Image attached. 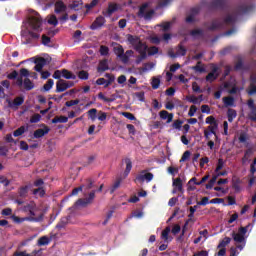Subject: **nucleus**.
<instances>
[{"mask_svg":"<svg viewBox=\"0 0 256 256\" xmlns=\"http://www.w3.org/2000/svg\"><path fill=\"white\" fill-rule=\"evenodd\" d=\"M169 233H171V228L166 227L161 234V239L164 241V243H171L173 241V237L169 236Z\"/></svg>","mask_w":256,"mask_h":256,"instance_id":"6ab92c4d","label":"nucleus"},{"mask_svg":"<svg viewBox=\"0 0 256 256\" xmlns=\"http://www.w3.org/2000/svg\"><path fill=\"white\" fill-rule=\"evenodd\" d=\"M54 13H56V15L67 13V5L61 0L56 1L54 4Z\"/></svg>","mask_w":256,"mask_h":256,"instance_id":"9d476101","label":"nucleus"},{"mask_svg":"<svg viewBox=\"0 0 256 256\" xmlns=\"http://www.w3.org/2000/svg\"><path fill=\"white\" fill-rule=\"evenodd\" d=\"M148 39L150 40V43H153L154 45H159L162 41V38L157 36V34L150 35Z\"/></svg>","mask_w":256,"mask_h":256,"instance_id":"f704fd0d","label":"nucleus"},{"mask_svg":"<svg viewBox=\"0 0 256 256\" xmlns=\"http://www.w3.org/2000/svg\"><path fill=\"white\" fill-rule=\"evenodd\" d=\"M185 53H187V50H185V48H183V46H179L176 54L171 53V51H169L168 54L170 57H179V56L185 55Z\"/></svg>","mask_w":256,"mask_h":256,"instance_id":"7c9ffc66","label":"nucleus"},{"mask_svg":"<svg viewBox=\"0 0 256 256\" xmlns=\"http://www.w3.org/2000/svg\"><path fill=\"white\" fill-rule=\"evenodd\" d=\"M88 116H89V119H91V121H96L97 120V109L95 108H92L88 111Z\"/></svg>","mask_w":256,"mask_h":256,"instance_id":"79ce46f5","label":"nucleus"},{"mask_svg":"<svg viewBox=\"0 0 256 256\" xmlns=\"http://www.w3.org/2000/svg\"><path fill=\"white\" fill-rule=\"evenodd\" d=\"M248 94L249 95H255L256 94V83L251 82L250 90H249Z\"/></svg>","mask_w":256,"mask_h":256,"instance_id":"e2e57ef3","label":"nucleus"},{"mask_svg":"<svg viewBox=\"0 0 256 256\" xmlns=\"http://www.w3.org/2000/svg\"><path fill=\"white\" fill-rule=\"evenodd\" d=\"M193 256H209V251L207 250L198 251V252H195Z\"/></svg>","mask_w":256,"mask_h":256,"instance_id":"69168bd1","label":"nucleus"},{"mask_svg":"<svg viewBox=\"0 0 256 256\" xmlns=\"http://www.w3.org/2000/svg\"><path fill=\"white\" fill-rule=\"evenodd\" d=\"M124 163L126 165V169L124 171V177H127L129 173H131V169H133V163L131 162V159L126 158L124 160Z\"/></svg>","mask_w":256,"mask_h":256,"instance_id":"b1692460","label":"nucleus"},{"mask_svg":"<svg viewBox=\"0 0 256 256\" xmlns=\"http://www.w3.org/2000/svg\"><path fill=\"white\" fill-rule=\"evenodd\" d=\"M69 117L66 116H56L52 119V123H67Z\"/></svg>","mask_w":256,"mask_h":256,"instance_id":"4c0bfd02","label":"nucleus"},{"mask_svg":"<svg viewBox=\"0 0 256 256\" xmlns=\"http://www.w3.org/2000/svg\"><path fill=\"white\" fill-rule=\"evenodd\" d=\"M173 193H177L183 189V184L181 183V178H176L173 180Z\"/></svg>","mask_w":256,"mask_h":256,"instance_id":"5701e85b","label":"nucleus"},{"mask_svg":"<svg viewBox=\"0 0 256 256\" xmlns=\"http://www.w3.org/2000/svg\"><path fill=\"white\" fill-rule=\"evenodd\" d=\"M157 53H159V48H157L156 46H152L150 48L146 46V56L157 55Z\"/></svg>","mask_w":256,"mask_h":256,"instance_id":"ea45409f","label":"nucleus"},{"mask_svg":"<svg viewBox=\"0 0 256 256\" xmlns=\"http://www.w3.org/2000/svg\"><path fill=\"white\" fill-rule=\"evenodd\" d=\"M47 61L44 58H38L35 61V71H37L38 73H41L43 71V68L45 67Z\"/></svg>","mask_w":256,"mask_h":256,"instance_id":"aec40b11","label":"nucleus"},{"mask_svg":"<svg viewBox=\"0 0 256 256\" xmlns=\"http://www.w3.org/2000/svg\"><path fill=\"white\" fill-rule=\"evenodd\" d=\"M250 227L251 224H248L245 227H240L238 229V232L232 231L230 234L233 241L236 243L237 249H239V251H243V249H245V245L247 243L245 235H247V231H249Z\"/></svg>","mask_w":256,"mask_h":256,"instance_id":"39448f33","label":"nucleus"},{"mask_svg":"<svg viewBox=\"0 0 256 256\" xmlns=\"http://www.w3.org/2000/svg\"><path fill=\"white\" fill-rule=\"evenodd\" d=\"M104 25H105V17L99 16L92 23V25L90 26V29H92V31H95V29H99V28L103 27Z\"/></svg>","mask_w":256,"mask_h":256,"instance_id":"4468645a","label":"nucleus"},{"mask_svg":"<svg viewBox=\"0 0 256 256\" xmlns=\"http://www.w3.org/2000/svg\"><path fill=\"white\" fill-rule=\"evenodd\" d=\"M107 69H109V63L107 60L100 61L98 71H107Z\"/></svg>","mask_w":256,"mask_h":256,"instance_id":"a19ab883","label":"nucleus"},{"mask_svg":"<svg viewBox=\"0 0 256 256\" xmlns=\"http://www.w3.org/2000/svg\"><path fill=\"white\" fill-rule=\"evenodd\" d=\"M126 39L129 45H132L135 51L139 53L140 59L137 60V63H141V61L147 57V45L141 42V38H139V36L128 34Z\"/></svg>","mask_w":256,"mask_h":256,"instance_id":"7ed1b4c3","label":"nucleus"},{"mask_svg":"<svg viewBox=\"0 0 256 256\" xmlns=\"http://www.w3.org/2000/svg\"><path fill=\"white\" fill-rule=\"evenodd\" d=\"M38 245L43 246V245H49V238L46 236L41 237L38 240Z\"/></svg>","mask_w":256,"mask_h":256,"instance_id":"6e6d98bb","label":"nucleus"},{"mask_svg":"<svg viewBox=\"0 0 256 256\" xmlns=\"http://www.w3.org/2000/svg\"><path fill=\"white\" fill-rule=\"evenodd\" d=\"M27 129H29V127L27 126H21L20 128L16 129L13 132L14 137H21V135H23V133H25Z\"/></svg>","mask_w":256,"mask_h":256,"instance_id":"72a5a7b5","label":"nucleus"},{"mask_svg":"<svg viewBox=\"0 0 256 256\" xmlns=\"http://www.w3.org/2000/svg\"><path fill=\"white\" fill-rule=\"evenodd\" d=\"M47 23L49 25H53L54 27H57V25L59 24V20H57V16L50 15L47 17Z\"/></svg>","mask_w":256,"mask_h":256,"instance_id":"c9c22d12","label":"nucleus"},{"mask_svg":"<svg viewBox=\"0 0 256 256\" xmlns=\"http://www.w3.org/2000/svg\"><path fill=\"white\" fill-rule=\"evenodd\" d=\"M93 199H95V192H90L88 199H79L76 202V205L79 207H85V205H89V203H91V201H93Z\"/></svg>","mask_w":256,"mask_h":256,"instance_id":"2eb2a0df","label":"nucleus"},{"mask_svg":"<svg viewBox=\"0 0 256 256\" xmlns=\"http://www.w3.org/2000/svg\"><path fill=\"white\" fill-rule=\"evenodd\" d=\"M47 133H49L48 127L40 128L34 132V137L35 139H40V137H45Z\"/></svg>","mask_w":256,"mask_h":256,"instance_id":"4be33fe9","label":"nucleus"},{"mask_svg":"<svg viewBox=\"0 0 256 256\" xmlns=\"http://www.w3.org/2000/svg\"><path fill=\"white\" fill-rule=\"evenodd\" d=\"M121 181H122V179L119 178V179L113 184V186H112V188H111V190H110L111 193H115V191H116L117 189H119V187L121 186Z\"/></svg>","mask_w":256,"mask_h":256,"instance_id":"864d4df0","label":"nucleus"},{"mask_svg":"<svg viewBox=\"0 0 256 256\" xmlns=\"http://www.w3.org/2000/svg\"><path fill=\"white\" fill-rule=\"evenodd\" d=\"M134 53L135 52L133 50H127L126 52H124L120 61H122V63H129V58L133 57Z\"/></svg>","mask_w":256,"mask_h":256,"instance_id":"a878e982","label":"nucleus"},{"mask_svg":"<svg viewBox=\"0 0 256 256\" xmlns=\"http://www.w3.org/2000/svg\"><path fill=\"white\" fill-rule=\"evenodd\" d=\"M79 79L87 80L89 79V73H87L85 70H82L78 73Z\"/></svg>","mask_w":256,"mask_h":256,"instance_id":"13d9d810","label":"nucleus"},{"mask_svg":"<svg viewBox=\"0 0 256 256\" xmlns=\"http://www.w3.org/2000/svg\"><path fill=\"white\" fill-rule=\"evenodd\" d=\"M189 159H191V152L185 151L180 159V163H185V162L189 161Z\"/></svg>","mask_w":256,"mask_h":256,"instance_id":"de8ad7c7","label":"nucleus"},{"mask_svg":"<svg viewBox=\"0 0 256 256\" xmlns=\"http://www.w3.org/2000/svg\"><path fill=\"white\" fill-rule=\"evenodd\" d=\"M113 51L115 55H117L118 59H122L123 54L125 53V49H123V46L121 44L112 43Z\"/></svg>","mask_w":256,"mask_h":256,"instance_id":"dca6fc26","label":"nucleus"},{"mask_svg":"<svg viewBox=\"0 0 256 256\" xmlns=\"http://www.w3.org/2000/svg\"><path fill=\"white\" fill-rule=\"evenodd\" d=\"M75 85V81H67L60 79L56 83V91L58 93H63V91H67V89H70V87H73Z\"/></svg>","mask_w":256,"mask_h":256,"instance_id":"0eeeda50","label":"nucleus"},{"mask_svg":"<svg viewBox=\"0 0 256 256\" xmlns=\"http://www.w3.org/2000/svg\"><path fill=\"white\" fill-rule=\"evenodd\" d=\"M254 8L255 6L253 5H240L235 12L231 13H229V9H226L225 18H215L210 24L205 23V27H207L208 31H221V29H225V27H229V25H235V23H237V14L250 13Z\"/></svg>","mask_w":256,"mask_h":256,"instance_id":"f257e3e1","label":"nucleus"},{"mask_svg":"<svg viewBox=\"0 0 256 256\" xmlns=\"http://www.w3.org/2000/svg\"><path fill=\"white\" fill-rule=\"evenodd\" d=\"M159 117L162 119V121H166V123H171V121H173V114L167 112V110L160 111Z\"/></svg>","mask_w":256,"mask_h":256,"instance_id":"f3484780","label":"nucleus"},{"mask_svg":"<svg viewBox=\"0 0 256 256\" xmlns=\"http://www.w3.org/2000/svg\"><path fill=\"white\" fill-rule=\"evenodd\" d=\"M0 183H2V185H4L5 187H9V179H7V177L5 176H0Z\"/></svg>","mask_w":256,"mask_h":256,"instance_id":"0e129e2a","label":"nucleus"},{"mask_svg":"<svg viewBox=\"0 0 256 256\" xmlns=\"http://www.w3.org/2000/svg\"><path fill=\"white\" fill-rule=\"evenodd\" d=\"M238 141L239 143H247L249 141V134L247 132H241Z\"/></svg>","mask_w":256,"mask_h":256,"instance_id":"58836bf2","label":"nucleus"},{"mask_svg":"<svg viewBox=\"0 0 256 256\" xmlns=\"http://www.w3.org/2000/svg\"><path fill=\"white\" fill-rule=\"evenodd\" d=\"M173 23H175V21H169V22H162L161 24H158L156 26L157 27H160L162 29V31H169V29H171V27H173Z\"/></svg>","mask_w":256,"mask_h":256,"instance_id":"393cba45","label":"nucleus"},{"mask_svg":"<svg viewBox=\"0 0 256 256\" xmlns=\"http://www.w3.org/2000/svg\"><path fill=\"white\" fill-rule=\"evenodd\" d=\"M53 85H55V81H53V79H49L44 85V91H51V89H53Z\"/></svg>","mask_w":256,"mask_h":256,"instance_id":"a18cd8bd","label":"nucleus"},{"mask_svg":"<svg viewBox=\"0 0 256 256\" xmlns=\"http://www.w3.org/2000/svg\"><path fill=\"white\" fill-rule=\"evenodd\" d=\"M227 117H228L229 123H233V119H235L237 117V111H235V109H231V108L228 109Z\"/></svg>","mask_w":256,"mask_h":256,"instance_id":"473e14b6","label":"nucleus"},{"mask_svg":"<svg viewBox=\"0 0 256 256\" xmlns=\"http://www.w3.org/2000/svg\"><path fill=\"white\" fill-rule=\"evenodd\" d=\"M34 195H36V197H43V195H45V189H43V187H39L33 190Z\"/></svg>","mask_w":256,"mask_h":256,"instance_id":"09e8293b","label":"nucleus"},{"mask_svg":"<svg viewBox=\"0 0 256 256\" xmlns=\"http://www.w3.org/2000/svg\"><path fill=\"white\" fill-rule=\"evenodd\" d=\"M136 181H139V183H151L153 181V173H149L146 171H142L137 177Z\"/></svg>","mask_w":256,"mask_h":256,"instance_id":"1a4fd4ad","label":"nucleus"},{"mask_svg":"<svg viewBox=\"0 0 256 256\" xmlns=\"http://www.w3.org/2000/svg\"><path fill=\"white\" fill-rule=\"evenodd\" d=\"M206 123H207V125H214L219 122H217V119H215L213 116H208L206 118Z\"/></svg>","mask_w":256,"mask_h":256,"instance_id":"bf43d9fd","label":"nucleus"},{"mask_svg":"<svg viewBox=\"0 0 256 256\" xmlns=\"http://www.w3.org/2000/svg\"><path fill=\"white\" fill-rule=\"evenodd\" d=\"M231 237H224V239H222L219 244L217 245V248H223L226 249L227 245H229V243H231Z\"/></svg>","mask_w":256,"mask_h":256,"instance_id":"c756f323","label":"nucleus"},{"mask_svg":"<svg viewBox=\"0 0 256 256\" xmlns=\"http://www.w3.org/2000/svg\"><path fill=\"white\" fill-rule=\"evenodd\" d=\"M24 211L26 213H29L30 217H23V218H19V216L16 215H12L10 217V219H12V221L14 223H24V221H41V217L39 218H35L37 217V215H39V210H37V206H35L34 203H30L28 205H26L24 207Z\"/></svg>","mask_w":256,"mask_h":256,"instance_id":"20e7f679","label":"nucleus"},{"mask_svg":"<svg viewBox=\"0 0 256 256\" xmlns=\"http://www.w3.org/2000/svg\"><path fill=\"white\" fill-rule=\"evenodd\" d=\"M25 99L23 97H16L13 101L7 100L8 107L10 109H18L20 105H23Z\"/></svg>","mask_w":256,"mask_h":256,"instance_id":"f8f14e48","label":"nucleus"},{"mask_svg":"<svg viewBox=\"0 0 256 256\" xmlns=\"http://www.w3.org/2000/svg\"><path fill=\"white\" fill-rule=\"evenodd\" d=\"M217 71H219V68L217 66H214L211 72L208 73V75L206 76V81H208V83H213V81L217 80V78L219 77V73H217Z\"/></svg>","mask_w":256,"mask_h":256,"instance_id":"ddd939ff","label":"nucleus"},{"mask_svg":"<svg viewBox=\"0 0 256 256\" xmlns=\"http://www.w3.org/2000/svg\"><path fill=\"white\" fill-rule=\"evenodd\" d=\"M41 25H43V21L39 13L35 12V10H29L28 19L23 23L21 31V37L24 39V43H27L33 37H39V33L42 31Z\"/></svg>","mask_w":256,"mask_h":256,"instance_id":"f03ea898","label":"nucleus"},{"mask_svg":"<svg viewBox=\"0 0 256 256\" xmlns=\"http://www.w3.org/2000/svg\"><path fill=\"white\" fill-rule=\"evenodd\" d=\"M23 77H29V70L25 68L20 69V76L16 81V85H18V87H23Z\"/></svg>","mask_w":256,"mask_h":256,"instance_id":"a211bd4d","label":"nucleus"},{"mask_svg":"<svg viewBox=\"0 0 256 256\" xmlns=\"http://www.w3.org/2000/svg\"><path fill=\"white\" fill-rule=\"evenodd\" d=\"M223 103L225 107H233L235 105V98L227 96L223 98Z\"/></svg>","mask_w":256,"mask_h":256,"instance_id":"c85d7f7f","label":"nucleus"},{"mask_svg":"<svg viewBox=\"0 0 256 256\" xmlns=\"http://www.w3.org/2000/svg\"><path fill=\"white\" fill-rule=\"evenodd\" d=\"M227 2L228 0H212L210 7L211 9H221L224 11V9H227Z\"/></svg>","mask_w":256,"mask_h":256,"instance_id":"9b49d317","label":"nucleus"},{"mask_svg":"<svg viewBox=\"0 0 256 256\" xmlns=\"http://www.w3.org/2000/svg\"><path fill=\"white\" fill-rule=\"evenodd\" d=\"M98 121H105L107 119V113L103 111L98 112Z\"/></svg>","mask_w":256,"mask_h":256,"instance_id":"680f3d73","label":"nucleus"},{"mask_svg":"<svg viewBox=\"0 0 256 256\" xmlns=\"http://www.w3.org/2000/svg\"><path fill=\"white\" fill-rule=\"evenodd\" d=\"M237 249H239V248H237V246L236 247L232 246L230 248V256H237V255H239V252H237Z\"/></svg>","mask_w":256,"mask_h":256,"instance_id":"774afa93","label":"nucleus"},{"mask_svg":"<svg viewBox=\"0 0 256 256\" xmlns=\"http://www.w3.org/2000/svg\"><path fill=\"white\" fill-rule=\"evenodd\" d=\"M168 173H170V175H177V173H179V168L178 167H175V166H170L168 168Z\"/></svg>","mask_w":256,"mask_h":256,"instance_id":"4d7b16f0","label":"nucleus"},{"mask_svg":"<svg viewBox=\"0 0 256 256\" xmlns=\"http://www.w3.org/2000/svg\"><path fill=\"white\" fill-rule=\"evenodd\" d=\"M151 85L153 89H159V86L161 85V76L153 77Z\"/></svg>","mask_w":256,"mask_h":256,"instance_id":"e433bc0d","label":"nucleus"},{"mask_svg":"<svg viewBox=\"0 0 256 256\" xmlns=\"http://www.w3.org/2000/svg\"><path fill=\"white\" fill-rule=\"evenodd\" d=\"M194 71H196V73H205V65L203 64V62L198 61L197 64L193 67Z\"/></svg>","mask_w":256,"mask_h":256,"instance_id":"2f4dec72","label":"nucleus"},{"mask_svg":"<svg viewBox=\"0 0 256 256\" xmlns=\"http://www.w3.org/2000/svg\"><path fill=\"white\" fill-rule=\"evenodd\" d=\"M22 85L27 91H31V89L35 87V84H33V82L29 80V78H25L24 81L22 80Z\"/></svg>","mask_w":256,"mask_h":256,"instance_id":"cd10ccee","label":"nucleus"},{"mask_svg":"<svg viewBox=\"0 0 256 256\" xmlns=\"http://www.w3.org/2000/svg\"><path fill=\"white\" fill-rule=\"evenodd\" d=\"M220 249L215 255L216 256H225L227 255V248H217Z\"/></svg>","mask_w":256,"mask_h":256,"instance_id":"338daca9","label":"nucleus"},{"mask_svg":"<svg viewBox=\"0 0 256 256\" xmlns=\"http://www.w3.org/2000/svg\"><path fill=\"white\" fill-rule=\"evenodd\" d=\"M99 52L103 57H107V55H109V47L101 45Z\"/></svg>","mask_w":256,"mask_h":256,"instance_id":"8fccbe9b","label":"nucleus"},{"mask_svg":"<svg viewBox=\"0 0 256 256\" xmlns=\"http://www.w3.org/2000/svg\"><path fill=\"white\" fill-rule=\"evenodd\" d=\"M40 121H41V115L39 114H34L30 119L31 123H39Z\"/></svg>","mask_w":256,"mask_h":256,"instance_id":"052dcab7","label":"nucleus"},{"mask_svg":"<svg viewBox=\"0 0 256 256\" xmlns=\"http://www.w3.org/2000/svg\"><path fill=\"white\" fill-rule=\"evenodd\" d=\"M224 165H225V162L223 161V159L219 158L216 169H215V173H219V171H221V169H223Z\"/></svg>","mask_w":256,"mask_h":256,"instance_id":"3c124183","label":"nucleus"},{"mask_svg":"<svg viewBox=\"0 0 256 256\" xmlns=\"http://www.w3.org/2000/svg\"><path fill=\"white\" fill-rule=\"evenodd\" d=\"M154 68H155V63H153V62L146 63V64H144V66L142 68V72L147 73V71H151Z\"/></svg>","mask_w":256,"mask_h":256,"instance_id":"37998d69","label":"nucleus"},{"mask_svg":"<svg viewBox=\"0 0 256 256\" xmlns=\"http://www.w3.org/2000/svg\"><path fill=\"white\" fill-rule=\"evenodd\" d=\"M155 15V10L151 9L149 3H144L138 12V17H142L143 19L149 20Z\"/></svg>","mask_w":256,"mask_h":256,"instance_id":"423d86ee","label":"nucleus"},{"mask_svg":"<svg viewBox=\"0 0 256 256\" xmlns=\"http://www.w3.org/2000/svg\"><path fill=\"white\" fill-rule=\"evenodd\" d=\"M119 10V5L115 3H110L108 9L104 12L105 17H111L112 13Z\"/></svg>","mask_w":256,"mask_h":256,"instance_id":"412c9836","label":"nucleus"},{"mask_svg":"<svg viewBox=\"0 0 256 256\" xmlns=\"http://www.w3.org/2000/svg\"><path fill=\"white\" fill-rule=\"evenodd\" d=\"M96 85H104L105 87H109L111 85V81H108L105 78H99L96 81Z\"/></svg>","mask_w":256,"mask_h":256,"instance_id":"49530a36","label":"nucleus"},{"mask_svg":"<svg viewBox=\"0 0 256 256\" xmlns=\"http://www.w3.org/2000/svg\"><path fill=\"white\" fill-rule=\"evenodd\" d=\"M215 183H217V176L213 175L209 182L206 184V189H213Z\"/></svg>","mask_w":256,"mask_h":256,"instance_id":"c03bdc74","label":"nucleus"},{"mask_svg":"<svg viewBox=\"0 0 256 256\" xmlns=\"http://www.w3.org/2000/svg\"><path fill=\"white\" fill-rule=\"evenodd\" d=\"M209 179V175H206V176H204L202 179H201V181H197V178H193V184L194 185H201V184H203V183H205V181H207Z\"/></svg>","mask_w":256,"mask_h":256,"instance_id":"5fc2aeb1","label":"nucleus"},{"mask_svg":"<svg viewBox=\"0 0 256 256\" xmlns=\"http://www.w3.org/2000/svg\"><path fill=\"white\" fill-rule=\"evenodd\" d=\"M217 129H219V122L216 124H210L206 130H204V136L206 139H211V135H214L215 139H219L217 136Z\"/></svg>","mask_w":256,"mask_h":256,"instance_id":"6e6552de","label":"nucleus"},{"mask_svg":"<svg viewBox=\"0 0 256 256\" xmlns=\"http://www.w3.org/2000/svg\"><path fill=\"white\" fill-rule=\"evenodd\" d=\"M204 35V32L202 29H194L193 30V39L196 40L197 39V36L199 37H203Z\"/></svg>","mask_w":256,"mask_h":256,"instance_id":"603ef678","label":"nucleus"},{"mask_svg":"<svg viewBox=\"0 0 256 256\" xmlns=\"http://www.w3.org/2000/svg\"><path fill=\"white\" fill-rule=\"evenodd\" d=\"M62 77L64 79H77V75H75L74 73H72L71 71H69L67 69L62 70Z\"/></svg>","mask_w":256,"mask_h":256,"instance_id":"bb28decb","label":"nucleus"}]
</instances>
